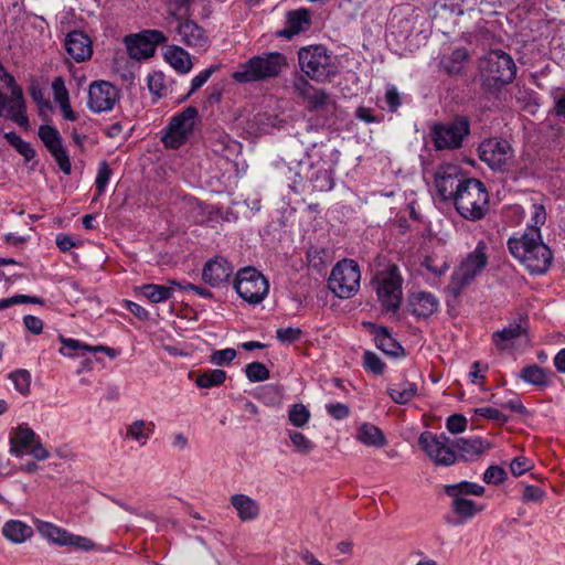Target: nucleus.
Here are the masks:
<instances>
[{
	"instance_id": "obj_1",
	"label": "nucleus",
	"mask_w": 565,
	"mask_h": 565,
	"mask_svg": "<svg viewBox=\"0 0 565 565\" xmlns=\"http://www.w3.org/2000/svg\"><path fill=\"white\" fill-rule=\"evenodd\" d=\"M508 247L512 256L532 275L545 274L552 264V252L542 242L537 230L525 232L518 238L511 237Z\"/></svg>"
},
{
	"instance_id": "obj_2",
	"label": "nucleus",
	"mask_w": 565,
	"mask_h": 565,
	"mask_svg": "<svg viewBox=\"0 0 565 565\" xmlns=\"http://www.w3.org/2000/svg\"><path fill=\"white\" fill-rule=\"evenodd\" d=\"M286 66L287 58L284 54L279 52L263 53L239 64L232 74V78L239 84L264 82L277 77Z\"/></svg>"
},
{
	"instance_id": "obj_3",
	"label": "nucleus",
	"mask_w": 565,
	"mask_h": 565,
	"mask_svg": "<svg viewBox=\"0 0 565 565\" xmlns=\"http://www.w3.org/2000/svg\"><path fill=\"white\" fill-rule=\"evenodd\" d=\"M457 212L466 220H481L489 209V195L484 184L473 178L463 181L451 199Z\"/></svg>"
},
{
	"instance_id": "obj_4",
	"label": "nucleus",
	"mask_w": 565,
	"mask_h": 565,
	"mask_svg": "<svg viewBox=\"0 0 565 565\" xmlns=\"http://www.w3.org/2000/svg\"><path fill=\"white\" fill-rule=\"evenodd\" d=\"M371 285L382 310L396 312L403 299V277L395 265L377 270Z\"/></svg>"
},
{
	"instance_id": "obj_5",
	"label": "nucleus",
	"mask_w": 565,
	"mask_h": 565,
	"mask_svg": "<svg viewBox=\"0 0 565 565\" xmlns=\"http://www.w3.org/2000/svg\"><path fill=\"white\" fill-rule=\"evenodd\" d=\"M488 245L484 241H479L472 252H470L460 263L459 267L452 273L448 289L454 296H458L477 276H479L488 265Z\"/></svg>"
},
{
	"instance_id": "obj_6",
	"label": "nucleus",
	"mask_w": 565,
	"mask_h": 565,
	"mask_svg": "<svg viewBox=\"0 0 565 565\" xmlns=\"http://www.w3.org/2000/svg\"><path fill=\"white\" fill-rule=\"evenodd\" d=\"M480 72L486 86L498 88L513 81L516 66L508 53L493 50L481 60Z\"/></svg>"
},
{
	"instance_id": "obj_7",
	"label": "nucleus",
	"mask_w": 565,
	"mask_h": 565,
	"mask_svg": "<svg viewBox=\"0 0 565 565\" xmlns=\"http://www.w3.org/2000/svg\"><path fill=\"white\" fill-rule=\"evenodd\" d=\"M445 493L451 498V511L462 521H468L484 510L483 505L477 504L469 499V495L480 497L484 493V488L478 483L461 481L458 483L446 484Z\"/></svg>"
},
{
	"instance_id": "obj_8",
	"label": "nucleus",
	"mask_w": 565,
	"mask_h": 565,
	"mask_svg": "<svg viewBox=\"0 0 565 565\" xmlns=\"http://www.w3.org/2000/svg\"><path fill=\"white\" fill-rule=\"evenodd\" d=\"M298 60L301 71L313 81H324L334 74L331 55L323 45L300 49Z\"/></svg>"
},
{
	"instance_id": "obj_9",
	"label": "nucleus",
	"mask_w": 565,
	"mask_h": 565,
	"mask_svg": "<svg viewBox=\"0 0 565 565\" xmlns=\"http://www.w3.org/2000/svg\"><path fill=\"white\" fill-rule=\"evenodd\" d=\"M361 273L356 262L343 259L339 262L329 278L330 290L339 298H351L360 289Z\"/></svg>"
},
{
	"instance_id": "obj_10",
	"label": "nucleus",
	"mask_w": 565,
	"mask_h": 565,
	"mask_svg": "<svg viewBox=\"0 0 565 565\" xmlns=\"http://www.w3.org/2000/svg\"><path fill=\"white\" fill-rule=\"evenodd\" d=\"M234 288L242 299L250 305H258L267 296L269 284L258 270L246 267L237 273Z\"/></svg>"
},
{
	"instance_id": "obj_11",
	"label": "nucleus",
	"mask_w": 565,
	"mask_h": 565,
	"mask_svg": "<svg viewBox=\"0 0 565 565\" xmlns=\"http://www.w3.org/2000/svg\"><path fill=\"white\" fill-rule=\"evenodd\" d=\"M10 454L17 458L25 455L32 456L36 460L49 458V451L41 443L39 436L28 425H20L13 429L9 437Z\"/></svg>"
},
{
	"instance_id": "obj_12",
	"label": "nucleus",
	"mask_w": 565,
	"mask_h": 565,
	"mask_svg": "<svg viewBox=\"0 0 565 565\" xmlns=\"http://www.w3.org/2000/svg\"><path fill=\"white\" fill-rule=\"evenodd\" d=\"M196 119L198 110L191 106L173 116L162 137L164 146L171 149L180 148L192 134Z\"/></svg>"
},
{
	"instance_id": "obj_13",
	"label": "nucleus",
	"mask_w": 565,
	"mask_h": 565,
	"mask_svg": "<svg viewBox=\"0 0 565 565\" xmlns=\"http://www.w3.org/2000/svg\"><path fill=\"white\" fill-rule=\"evenodd\" d=\"M469 135V121L465 117H457L452 121L436 125L433 128V140L436 149H457Z\"/></svg>"
},
{
	"instance_id": "obj_14",
	"label": "nucleus",
	"mask_w": 565,
	"mask_h": 565,
	"mask_svg": "<svg viewBox=\"0 0 565 565\" xmlns=\"http://www.w3.org/2000/svg\"><path fill=\"white\" fill-rule=\"evenodd\" d=\"M418 444L437 466L448 467L457 460L456 451L450 446L449 438L445 434L436 435L425 431L419 436Z\"/></svg>"
},
{
	"instance_id": "obj_15",
	"label": "nucleus",
	"mask_w": 565,
	"mask_h": 565,
	"mask_svg": "<svg viewBox=\"0 0 565 565\" xmlns=\"http://www.w3.org/2000/svg\"><path fill=\"white\" fill-rule=\"evenodd\" d=\"M479 158L492 170H503L509 167L514 157L511 145L499 138L483 140L479 146Z\"/></svg>"
},
{
	"instance_id": "obj_16",
	"label": "nucleus",
	"mask_w": 565,
	"mask_h": 565,
	"mask_svg": "<svg viewBox=\"0 0 565 565\" xmlns=\"http://www.w3.org/2000/svg\"><path fill=\"white\" fill-rule=\"evenodd\" d=\"M166 36L158 30H146L139 34L125 38L127 52L131 58L146 60L153 56L158 44L166 42Z\"/></svg>"
},
{
	"instance_id": "obj_17",
	"label": "nucleus",
	"mask_w": 565,
	"mask_h": 565,
	"mask_svg": "<svg viewBox=\"0 0 565 565\" xmlns=\"http://www.w3.org/2000/svg\"><path fill=\"white\" fill-rule=\"evenodd\" d=\"M119 89L106 81H96L89 85L87 107L95 114L113 110L119 102Z\"/></svg>"
},
{
	"instance_id": "obj_18",
	"label": "nucleus",
	"mask_w": 565,
	"mask_h": 565,
	"mask_svg": "<svg viewBox=\"0 0 565 565\" xmlns=\"http://www.w3.org/2000/svg\"><path fill=\"white\" fill-rule=\"evenodd\" d=\"M466 179L459 166L450 163L441 164L435 172L437 193L445 201L451 200Z\"/></svg>"
},
{
	"instance_id": "obj_19",
	"label": "nucleus",
	"mask_w": 565,
	"mask_h": 565,
	"mask_svg": "<svg viewBox=\"0 0 565 565\" xmlns=\"http://www.w3.org/2000/svg\"><path fill=\"white\" fill-rule=\"evenodd\" d=\"M39 137L55 159L58 168L65 174H71L72 164L58 130L52 126L44 125L39 128Z\"/></svg>"
},
{
	"instance_id": "obj_20",
	"label": "nucleus",
	"mask_w": 565,
	"mask_h": 565,
	"mask_svg": "<svg viewBox=\"0 0 565 565\" xmlns=\"http://www.w3.org/2000/svg\"><path fill=\"white\" fill-rule=\"evenodd\" d=\"M407 306L416 318H428L438 311L439 300L431 292L417 291L409 295Z\"/></svg>"
},
{
	"instance_id": "obj_21",
	"label": "nucleus",
	"mask_w": 565,
	"mask_h": 565,
	"mask_svg": "<svg viewBox=\"0 0 565 565\" xmlns=\"http://www.w3.org/2000/svg\"><path fill=\"white\" fill-rule=\"evenodd\" d=\"M233 274L232 265L224 258L210 259L203 267L202 279L212 287L228 281Z\"/></svg>"
},
{
	"instance_id": "obj_22",
	"label": "nucleus",
	"mask_w": 565,
	"mask_h": 565,
	"mask_svg": "<svg viewBox=\"0 0 565 565\" xmlns=\"http://www.w3.org/2000/svg\"><path fill=\"white\" fill-rule=\"evenodd\" d=\"M65 50L76 62H84L93 54L92 41L82 31H73L66 35Z\"/></svg>"
},
{
	"instance_id": "obj_23",
	"label": "nucleus",
	"mask_w": 565,
	"mask_h": 565,
	"mask_svg": "<svg viewBox=\"0 0 565 565\" xmlns=\"http://www.w3.org/2000/svg\"><path fill=\"white\" fill-rule=\"evenodd\" d=\"M178 33L185 45L196 51H205L210 45L205 31L193 21L180 22Z\"/></svg>"
},
{
	"instance_id": "obj_24",
	"label": "nucleus",
	"mask_w": 565,
	"mask_h": 565,
	"mask_svg": "<svg viewBox=\"0 0 565 565\" xmlns=\"http://www.w3.org/2000/svg\"><path fill=\"white\" fill-rule=\"evenodd\" d=\"M311 25V17L308 9L301 8L287 12L286 28L278 31L277 35L290 40L300 32L307 31Z\"/></svg>"
},
{
	"instance_id": "obj_25",
	"label": "nucleus",
	"mask_w": 565,
	"mask_h": 565,
	"mask_svg": "<svg viewBox=\"0 0 565 565\" xmlns=\"http://www.w3.org/2000/svg\"><path fill=\"white\" fill-rule=\"evenodd\" d=\"M495 345L501 349L514 348L523 340H527L526 330L519 323H511L492 335Z\"/></svg>"
},
{
	"instance_id": "obj_26",
	"label": "nucleus",
	"mask_w": 565,
	"mask_h": 565,
	"mask_svg": "<svg viewBox=\"0 0 565 565\" xmlns=\"http://www.w3.org/2000/svg\"><path fill=\"white\" fill-rule=\"evenodd\" d=\"M231 504L235 509L238 519L243 522L256 520L259 515V504L246 494H233L231 497Z\"/></svg>"
},
{
	"instance_id": "obj_27",
	"label": "nucleus",
	"mask_w": 565,
	"mask_h": 565,
	"mask_svg": "<svg viewBox=\"0 0 565 565\" xmlns=\"http://www.w3.org/2000/svg\"><path fill=\"white\" fill-rule=\"evenodd\" d=\"M164 60L181 74H188L192 70V61L190 54L182 47L169 45L164 50Z\"/></svg>"
},
{
	"instance_id": "obj_28",
	"label": "nucleus",
	"mask_w": 565,
	"mask_h": 565,
	"mask_svg": "<svg viewBox=\"0 0 565 565\" xmlns=\"http://www.w3.org/2000/svg\"><path fill=\"white\" fill-rule=\"evenodd\" d=\"M3 536L14 544H21L32 537L33 529L20 520H9L2 527Z\"/></svg>"
},
{
	"instance_id": "obj_29",
	"label": "nucleus",
	"mask_w": 565,
	"mask_h": 565,
	"mask_svg": "<svg viewBox=\"0 0 565 565\" xmlns=\"http://www.w3.org/2000/svg\"><path fill=\"white\" fill-rule=\"evenodd\" d=\"M35 527L38 533L49 542L58 546H66V540L70 533L67 530L42 520L35 521Z\"/></svg>"
},
{
	"instance_id": "obj_30",
	"label": "nucleus",
	"mask_w": 565,
	"mask_h": 565,
	"mask_svg": "<svg viewBox=\"0 0 565 565\" xmlns=\"http://www.w3.org/2000/svg\"><path fill=\"white\" fill-rule=\"evenodd\" d=\"M417 384L408 380H402L390 384L387 393L397 404H406L417 395Z\"/></svg>"
},
{
	"instance_id": "obj_31",
	"label": "nucleus",
	"mask_w": 565,
	"mask_h": 565,
	"mask_svg": "<svg viewBox=\"0 0 565 565\" xmlns=\"http://www.w3.org/2000/svg\"><path fill=\"white\" fill-rule=\"evenodd\" d=\"M356 439L366 446L383 447L386 445V438L383 431L375 425L363 423L356 431Z\"/></svg>"
},
{
	"instance_id": "obj_32",
	"label": "nucleus",
	"mask_w": 565,
	"mask_h": 565,
	"mask_svg": "<svg viewBox=\"0 0 565 565\" xmlns=\"http://www.w3.org/2000/svg\"><path fill=\"white\" fill-rule=\"evenodd\" d=\"M154 431L152 422L137 419L132 422L126 430L125 438L137 441L140 446H145Z\"/></svg>"
},
{
	"instance_id": "obj_33",
	"label": "nucleus",
	"mask_w": 565,
	"mask_h": 565,
	"mask_svg": "<svg viewBox=\"0 0 565 565\" xmlns=\"http://www.w3.org/2000/svg\"><path fill=\"white\" fill-rule=\"evenodd\" d=\"M488 445L479 437L473 438H459L456 441V448L463 459H472L481 455Z\"/></svg>"
},
{
	"instance_id": "obj_34",
	"label": "nucleus",
	"mask_w": 565,
	"mask_h": 565,
	"mask_svg": "<svg viewBox=\"0 0 565 565\" xmlns=\"http://www.w3.org/2000/svg\"><path fill=\"white\" fill-rule=\"evenodd\" d=\"M138 292L151 303H160L169 300L173 295L171 286L147 284L138 288Z\"/></svg>"
},
{
	"instance_id": "obj_35",
	"label": "nucleus",
	"mask_w": 565,
	"mask_h": 565,
	"mask_svg": "<svg viewBox=\"0 0 565 565\" xmlns=\"http://www.w3.org/2000/svg\"><path fill=\"white\" fill-rule=\"evenodd\" d=\"M376 347L387 355L397 356L403 352L402 345L391 335L386 328H379L374 332Z\"/></svg>"
},
{
	"instance_id": "obj_36",
	"label": "nucleus",
	"mask_w": 565,
	"mask_h": 565,
	"mask_svg": "<svg viewBox=\"0 0 565 565\" xmlns=\"http://www.w3.org/2000/svg\"><path fill=\"white\" fill-rule=\"evenodd\" d=\"M520 379L531 385L540 387H546L551 384L550 372L536 364L523 367L520 374Z\"/></svg>"
},
{
	"instance_id": "obj_37",
	"label": "nucleus",
	"mask_w": 565,
	"mask_h": 565,
	"mask_svg": "<svg viewBox=\"0 0 565 565\" xmlns=\"http://www.w3.org/2000/svg\"><path fill=\"white\" fill-rule=\"evenodd\" d=\"M467 60L466 49L459 47L454 50L451 54L443 56L440 65L448 74H459L463 70Z\"/></svg>"
},
{
	"instance_id": "obj_38",
	"label": "nucleus",
	"mask_w": 565,
	"mask_h": 565,
	"mask_svg": "<svg viewBox=\"0 0 565 565\" xmlns=\"http://www.w3.org/2000/svg\"><path fill=\"white\" fill-rule=\"evenodd\" d=\"M309 104L310 110L323 109L327 111H334L337 106L335 102L324 90L315 88L310 95L306 98Z\"/></svg>"
},
{
	"instance_id": "obj_39",
	"label": "nucleus",
	"mask_w": 565,
	"mask_h": 565,
	"mask_svg": "<svg viewBox=\"0 0 565 565\" xmlns=\"http://www.w3.org/2000/svg\"><path fill=\"white\" fill-rule=\"evenodd\" d=\"M226 380V373L223 370L214 369L202 372L196 376L195 383L202 388H212L220 386Z\"/></svg>"
},
{
	"instance_id": "obj_40",
	"label": "nucleus",
	"mask_w": 565,
	"mask_h": 565,
	"mask_svg": "<svg viewBox=\"0 0 565 565\" xmlns=\"http://www.w3.org/2000/svg\"><path fill=\"white\" fill-rule=\"evenodd\" d=\"M66 546L73 547L78 551L84 552H90V551H97V552H104V548L95 543L93 540L86 536L76 535L73 533H68V537L66 540Z\"/></svg>"
},
{
	"instance_id": "obj_41",
	"label": "nucleus",
	"mask_w": 565,
	"mask_h": 565,
	"mask_svg": "<svg viewBox=\"0 0 565 565\" xmlns=\"http://www.w3.org/2000/svg\"><path fill=\"white\" fill-rule=\"evenodd\" d=\"M291 445L296 452L307 456L315 449V444L298 430H288Z\"/></svg>"
},
{
	"instance_id": "obj_42",
	"label": "nucleus",
	"mask_w": 565,
	"mask_h": 565,
	"mask_svg": "<svg viewBox=\"0 0 565 565\" xmlns=\"http://www.w3.org/2000/svg\"><path fill=\"white\" fill-rule=\"evenodd\" d=\"M423 266L435 277L444 275L449 269L448 260L444 256L436 254L427 256L423 262Z\"/></svg>"
},
{
	"instance_id": "obj_43",
	"label": "nucleus",
	"mask_w": 565,
	"mask_h": 565,
	"mask_svg": "<svg viewBox=\"0 0 565 565\" xmlns=\"http://www.w3.org/2000/svg\"><path fill=\"white\" fill-rule=\"evenodd\" d=\"M288 419L296 427H305L310 420V412L303 404H294L288 412Z\"/></svg>"
},
{
	"instance_id": "obj_44",
	"label": "nucleus",
	"mask_w": 565,
	"mask_h": 565,
	"mask_svg": "<svg viewBox=\"0 0 565 565\" xmlns=\"http://www.w3.org/2000/svg\"><path fill=\"white\" fill-rule=\"evenodd\" d=\"M9 379L12 381L14 388L25 395L30 391L31 375L26 370L20 369L9 374Z\"/></svg>"
},
{
	"instance_id": "obj_45",
	"label": "nucleus",
	"mask_w": 565,
	"mask_h": 565,
	"mask_svg": "<svg viewBox=\"0 0 565 565\" xmlns=\"http://www.w3.org/2000/svg\"><path fill=\"white\" fill-rule=\"evenodd\" d=\"M245 374L250 382H263L269 379L268 369L260 362L247 364Z\"/></svg>"
},
{
	"instance_id": "obj_46",
	"label": "nucleus",
	"mask_w": 565,
	"mask_h": 565,
	"mask_svg": "<svg viewBox=\"0 0 565 565\" xmlns=\"http://www.w3.org/2000/svg\"><path fill=\"white\" fill-rule=\"evenodd\" d=\"M235 358L236 351L232 348H227L214 351L210 356V361L214 365L226 366L230 365Z\"/></svg>"
},
{
	"instance_id": "obj_47",
	"label": "nucleus",
	"mask_w": 565,
	"mask_h": 565,
	"mask_svg": "<svg viewBox=\"0 0 565 565\" xmlns=\"http://www.w3.org/2000/svg\"><path fill=\"white\" fill-rule=\"evenodd\" d=\"M147 84H148L149 90L153 95L161 97L164 94V90H166L164 76L161 72H153V73L148 74Z\"/></svg>"
},
{
	"instance_id": "obj_48",
	"label": "nucleus",
	"mask_w": 565,
	"mask_h": 565,
	"mask_svg": "<svg viewBox=\"0 0 565 565\" xmlns=\"http://www.w3.org/2000/svg\"><path fill=\"white\" fill-rule=\"evenodd\" d=\"M546 221V211L542 204H533L531 211V223L527 226L526 232L537 230L540 232V225H543Z\"/></svg>"
},
{
	"instance_id": "obj_49",
	"label": "nucleus",
	"mask_w": 565,
	"mask_h": 565,
	"mask_svg": "<svg viewBox=\"0 0 565 565\" xmlns=\"http://www.w3.org/2000/svg\"><path fill=\"white\" fill-rule=\"evenodd\" d=\"M110 175H111V171H110L108 164L105 161L102 162L98 167V171H97V175H96V180H95V185H96V189L99 194L104 193V191L109 182Z\"/></svg>"
},
{
	"instance_id": "obj_50",
	"label": "nucleus",
	"mask_w": 565,
	"mask_h": 565,
	"mask_svg": "<svg viewBox=\"0 0 565 565\" xmlns=\"http://www.w3.org/2000/svg\"><path fill=\"white\" fill-rule=\"evenodd\" d=\"M217 68V65H212L201 71L198 75H195L191 81V89L189 92V95L201 88Z\"/></svg>"
},
{
	"instance_id": "obj_51",
	"label": "nucleus",
	"mask_w": 565,
	"mask_h": 565,
	"mask_svg": "<svg viewBox=\"0 0 565 565\" xmlns=\"http://www.w3.org/2000/svg\"><path fill=\"white\" fill-rule=\"evenodd\" d=\"M301 335V330L299 328H279L276 331V337L279 342L284 344H290L297 341Z\"/></svg>"
},
{
	"instance_id": "obj_52",
	"label": "nucleus",
	"mask_w": 565,
	"mask_h": 565,
	"mask_svg": "<svg viewBox=\"0 0 565 565\" xmlns=\"http://www.w3.org/2000/svg\"><path fill=\"white\" fill-rule=\"evenodd\" d=\"M168 13L180 21L190 15V2H169Z\"/></svg>"
},
{
	"instance_id": "obj_53",
	"label": "nucleus",
	"mask_w": 565,
	"mask_h": 565,
	"mask_svg": "<svg viewBox=\"0 0 565 565\" xmlns=\"http://www.w3.org/2000/svg\"><path fill=\"white\" fill-rule=\"evenodd\" d=\"M505 478V471L499 466L489 467L483 473V481L489 484H498Z\"/></svg>"
},
{
	"instance_id": "obj_54",
	"label": "nucleus",
	"mask_w": 565,
	"mask_h": 565,
	"mask_svg": "<svg viewBox=\"0 0 565 565\" xmlns=\"http://www.w3.org/2000/svg\"><path fill=\"white\" fill-rule=\"evenodd\" d=\"M446 427L451 434H460L467 428V419L462 415L454 414L448 417Z\"/></svg>"
},
{
	"instance_id": "obj_55",
	"label": "nucleus",
	"mask_w": 565,
	"mask_h": 565,
	"mask_svg": "<svg viewBox=\"0 0 565 565\" xmlns=\"http://www.w3.org/2000/svg\"><path fill=\"white\" fill-rule=\"evenodd\" d=\"M364 367L375 374H382L384 371V363L373 352H365L364 354Z\"/></svg>"
},
{
	"instance_id": "obj_56",
	"label": "nucleus",
	"mask_w": 565,
	"mask_h": 565,
	"mask_svg": "<svg viewBox=\"0 0 565 565\" xmlns=\"http://www.w3.org/2000/svg\"><path fill=\"white\" fill-rule=\"evenodd\" d=\"M475 413L481 417L489 418L498 423H505L508 420V417L494 407H479Z\"/></svg>"
},
{
	"instance_id": "obj_57",
	"label": "nucleus",
	"mask_w": 565,
	"mask_h": 565,
	"mask_svg": "<svg viewBox=\"0 0 565 565\" xmlns=\"http://www.w3.org/2000/svg\"><path fill=\"white\" fill-rule=\"evenodd\" d=\"M52 90L55 103L63 102L64 99H68V90L65 86L64 79L62 77H55L52 82Z\"/></svg>"
},
{
	"instance_id": "obj_58",
	"label": "nucleus",
	"mask_w": 565,
	"mask_h": 565,
	"mask_svg": "<svg viewBox=\"0 0 565 565\" xmlns=\"http://www.w3.org/2000/svg\"><path fill=\"white\" fill-rule=\"evenodd\" d=\"M545 497L544 490L535 486H524L522 498L524 501L540 502Z\"/></svg>"
},
{
	"instance_id": "obj_59",
	"label": "nucleus",
	"mask_w": 565,
	"mask_h": 565,
	"mask_svg": "<svg viewBox=\"0 0 565 565\" xmlns=\"http://www.w3.org/2000/svg\"><path fill=\"white\" fill-rule=\"evenodd\" d=\"M61 342L63 344V348L61 349V353L64 355H70L68 353L65 352V349L84 350V351H88V352H90V350H92V345L86 344V343L75 340V339L61 338Z\"/></svg>"
},
{
	"instance_id": "obj_60",
	"label": "nucleus",
	"mask_w": 565,
	"mask_h": 565,
	"mask_svg": "<svg viewBox=\"0 0 565 565\" xmlns=\"http://www.w3.org/2000/svg\"><path fill=\"white\" fill-rule=\"evenodd\" d=\"M384 100L390 111H395L401 105L399 94L394 86L387 87Z\"/></svg>"
},
{
	"instance_id": "obj_61",
	"label": "nucleus",
	"mask_w": 565,
	"mask_h": 565,
	"mask_svg": "<svg viewBox=\"0 0 565 565\" xmlns=\"http://www.w3.org/2000/svg\"><path fill=\"white\" fill-rule=\"evenodd\" d=\"M326 409L327 413L335 419H343L349 415V407L342 403L328 404Z\"/></svg>"
},
{
	"instance_id": "obj_62",
	"label": "nucleus",
	"mask_w": 565,
	"mask_h": 565,
	"mask_svg": "<svg viewBox=\"0 0 565 565\" xmlns=\"http://www.w3.org/2000/svg\"><path fill=\"white\" fill-rule=\"evenodd\" d=\"M294 88H295L296 93H298L305 99L315 89V87L303 76H298L294 81Z\"/></svg>"
},
{
	"instance_id": "obj_63",
	"label": "nucleus",
	"mask_w": 565,
	"mask_h": 565,
	"mask_svg": "<svg viewBox=\"0 0 565 565\" xmlns=\"http://www.w3.org/2000/svg\"><path fill=\"white\" fill-rule=\"evenodd\" d=\"M531 468V461L525 457L515 458L511 465L510 470L514 476H521Z\"/></svg>"
},
{
	"instance_id": "obj_64",
	"label": "nucleus",
	"mask_w": 565,
	"mask_h": 565,
	"mask_svg": "<svg viewBox=\"0 0 565 565\" xmlns=\"http://www.w3.org/2000/svg\"><path fill=\"white\" fill-rule=\"evenodd\" d=\"M25 328L33 334H40L43 330V321L32 315H28L23 318Z\"/></svg>"
}]
</instances>
